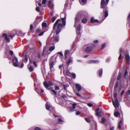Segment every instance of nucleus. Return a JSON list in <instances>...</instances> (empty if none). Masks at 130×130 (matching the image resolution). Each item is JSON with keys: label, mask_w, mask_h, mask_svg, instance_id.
Returning a JSON list of instances; mask_svg holds the SVG:
<instances>
[{"label": "nucleus", "mask_w": 130, "mask_h": 130, "mask_svg": "<svg viewBox=\"0 0 130 130\" xmlns=\"http://www.w3.org/2000/svg\"><path fill=\"white\" fill-rule=\"evenodd\" d=\"M111 60V58L110 57H109L108 58L106 59V62H107L108 63Z\"/></svg>", "instance_id": "44"}, {"label": "nucleus", "mask_w": 130, "mask_h": 130, "mask_svg": "<svg viewBox=\"0 0 130 130\" xmlns=\"http://www.w3.org/2000/svg\"><path fill=\"white\" fill-rule=\"evenodd\" d=\"M128 72L127 70V69H126L125 70V73L124 74V77L125 78L126 77V76L128 74Z\"/></svg>", "instance_id": "39"}, {"label": "nucleus", "mask_w": 130, "mask_h": 130, "mask_svg": "<svg viewBox=\"0 0 130 130\" xmlns=\"http://www.w3.org/2000/svg\"><path fill=\"white\" fill-rule=\"evenodd\" d=\"M55 49V46L54 44H53V46H50L49 48V50L50 52H52Z\"/></svg>", "instance_id": "24"}, {"label": "nucleus", "mask_w": 130, "mask_h": 130, "mask_svg": "<svg viewBox=\"0 0 130 130\" xmlns=\"http://www.w3.org/2000/svg\"><path fill=\"white\" fill-rule=\"evenodd\" d=\"M88 62L90 63H98L99 62L98 60H90L88 61Z\"/></svg>", "instance_id": "20"}, {"label": "nucleus", "mask_w": 130, "mask_h": 130, "mask_svg": "<svg viewBox=\"0 0 130 130\" xmlns=\"http://www.w3.org/2000/svg\"><path fill=\"white\" fill-rule=\"evenodd\" d=\"M46 0H42V3L43 4H45L46 2Z\"/></svg>", "instance_id": "64"}, {"label": "nucleus", "mask_w": 130, "mask_h": 130, "mask_svg": "<svg viewBox=\"0 0 130 130\" xmlns=\"http://www.w3.org/2000/svg\"><path fill=\"white\" fill-rule=\"evenodd\" d=\"M106 17H100V18L102 19V20H99V21L98 20L94 19L93 17H92L90 19V21L92 23H96L100 22L101 23L105 19Z\"/></svg>", "instance_id": "5"}, {"label": "nucleus", "mask_w": 130, "mask_h": 130, "mask_svg": "<svg viewBox=\"0 0 130 130\" xmlns=\"http://www.w3.org/2000/svg\"><path fill=\"white\" fill-rule=\"evenodd\" d=\"M51 93L53 95H56L57 94V93L56 92L53 90H51Z\"/></svg>", "instance_id": "35"}, {"label": "nucleus", "mask_w": 130, "mask_h": 130, "mask_svg": "<svg viewBox=\"0 0 130 130\" xmlns=\"http://www.w3.org/2000/svg\"><path fill=\"white\" fill-rule=\"evenodd\" d=\"M122 74L121 73H119V74L117 78V79L119 80L121 78V77Z\"/></svg>", "instance_id": "42"}, {"label": "nucleus", "mask_w": 130, "mask_h": 130, "mask_svg": "<svg viewBox=\"0 0 130 130\" xmlns=\"http://www.w3.org/2000/svg\"><path fill=\"white\" fill-rule=\"evenodd\" d=\"M69 51L68 50H66L65 52L64 53V57L65 58H66L67 57V55L69 54Z\"/></svg>", "instance_id": "29"}, {"label": "nucleus", "mask_w": 130, "mask_h": 130, "mask_svg": "<svg viewBox=\"0 0 130 130\" xmlns=\"http://www.w3.org/2000/svg\"><path fill=\"white\" fill-rule=\"evenodd\" d=\"M49 86H52L53 85V84L51 82L48 81V82Z\"/></svg>", "instance_id": "52"}, {"label": "nucleus", "mask_w": 130, "mask_h": 130, "mask_svg": "<svg viewBox=\"0 0 130 130\" xmlns=\"http://www.w3.org/2000/svg\"><path fill=\"white\" fill-rule=\"evenodd\" d=\"M117 92L116 91H114L113 96L114 98H115V102L113 99L112 98V101L113 104L116 109L119 108V101L117 98Z\"/></svg>", "instance_id": "3"}, {"label": "nucleus", "mask_w": 130, "mask_h": 130, "mask_svg": "<svg viewBox=\"0 0 130 130\" xmlns=\"http://www.w3.org/2000/svg\"><path fill=\"white\" fill-rule=\"evenodd\" d=\"M55 62L53 60V57L51 58L49 61V65L50 67V69L51 71H52L53 69V66L55 65Z\"/></svg>", "instance_id": "4"}, {"label": "nucleus", "mask_w": 130, "mask_h": 130, "mask_svg": "<svg viewBox=\"0 0 130 130\" xmlns=\"http://www.w3.org/2000/svg\"><path fill=\"white\" fill-rule=\"evenodd\" d=\"M56 17H53L52 18V22H54L56 19Z\"/></svg>", "instance_id": "49"}, {"label": "nucleus", "mask_w": 130, "mask_h": 130, "mask_svg": "<svg viewBox=\"0 0 130 130\" xmlns=\"http://www.w3.org/2000/svg\"><path fill=\"white\" fill-rule=\"evenodd\" d=\"M12 34H9L8 35V36L11 39H12L13 38L14 36Z\"/></svg>", "instance_id": "41"}, {"label": "nucleus", "mask_w": 130, "mask_h": 130, "mask_svg": "<svg viewBox=\"0 0 130 130\" xmlns=\"http://www.w3.org/2000/svg\"><path fill=\"white\" fill-rule=\"evenodd\" d=\"M127 24H128L129 26H130V17H128L127 18Z\"/></svg>", "instance_id": "33"}, {"label": "nucleus", "mask_w": 130, "mask_h": 130, "mask_svg": "<svg viewBox=\"0 0 130 130\" xmlns=\"http://www.w3.org/2000/svg\"><path fill=\"white\" fill-rule=\"evenodd\" d=\"M48 5L50 6H51L52 7H53V3L51 1H48Z\"/></svg>", "instance_id": "32"}, {"label": "nucleus", "mask_w": 130, "mask_h": 130, "mask_svg": "<svg viewBox=\"0 0 130 130\" xmlns=\"http://www.w3.org/2000/svg\"><path fill=\"white\" fill-rule=\"evenodd\" d=\"M125 58L127 61V63L129 64L130 62V57L128 54H125Z\"/></svg>", "instance_id": "11"}, {"label": "nucleus", "mask_w": 130, "mask_h": 130, "mask_svg": "<svg viewBox=\"0 0 130 130\" xmlns=\"http://www.w3.org/2000/svg\"><path fill=\"white\" fill-rule=\"evenodd\" d=\"M28 68H29V71L30 72H32L34 71V68L32 66H30L29 67V66L28 65Z\"/></svg>", "instance_id": "30"}, {"label": "nucleus", "mask_w": 130, "mask_h": 130, "mask_svg": "<svg viewBox=\"0 0 130 130\" xmlns=\"http://www.w3.org/2000/svg\"><path fill=\"white\" fill-rule=\"evenodd\" d=\"M80 15H86L84 14V13L83 12L80 11L78 12L77 14V16Z\"/></svg>", "instance_id": "21"}, {"label": "nucleus", "mask_w": 130, "mask_h": 130, "mask_svg": "<svg viewBox=\"0 0 130 130\" xmlns=\"http://www.w3.org/2000/svg\"><path fill=\"white\" fill-rule=\"evenodd\" d=\"M87 105L90 107H91L93 106L92 104L91 103H88Z\"/></svg>", "instance_id": "57"}, {"label": "nucleus", "mask_w": 130, "mask_h": 130, "mask_svg": "<svg viewBox=\"0 0 130 130\" xmlns=\"http://www.w3.org/2000/svg\"><path fill=\"white\" fill-rule=\"evenodd\" d=\"M118 83L116 82V84L114 88V91L117 92L118 91H120L121 90V88L118 87Z\"/></svg>", "instance_id": "7"}, {"label": "nucleus", "mask_w": 130, "mask_h": 130, "mask_svg": "<svg viewBox=\"0 0 130 130\" xmlns=\"http://www.w3.org/2000/svg\"><path fill=\"white\" fill-rule=\"evenodd\" d=\"M126 103L127 106L128 107H130V102L127 101L126 102Z\"/></svg>", "instance_id": "48"}, {"label": "nucleus", "mask_w": 130, "mask_h": 130, "mask_svg": "<svg viewBox=\"0 0 130 130\" xmlns=\"http://www.w3.org/2000/svg\"><path fill=\"white\" fill-rule=\"evenodd\" d=\"M62 22L63 24L61 23L59 24L57 26V29L56 31V34H58L61 31V29L63 26H64L66 24V17L61 18Z\"/></svg>", "instance_id": "2"}, {"label": "nucleus", "mask_w": 130, "mask_h": 130, "mask_svg": "<svg viewBox=\"0 0 130 130\" xmlns=\"http://www.w3.org/2000/svg\"><path fill=\"white\" fill-rule=\"evenodd\" d=\"M33 28V25L32 24H31L30 25V30H32Z\"/></svg>", "instance_id": "62"}, {"label": "nucleus", "mask_w": 130, "mask_h": 130, "mask_svg": "<svg viewBox=\"0 0 130 130\" xmlns=\"http://www.w3.org/2000/svg\"><path fill=\"white\" fill-rule=\"evenodd\" d=\"M2 36L8 43L10 42V40L8 37L7 35V34L5 33L3 34Z\"/></svg>", "instance_id": "8"}, {"label": "nucleus", "mask_w": 130, "mask_h": 130, "mask_svg": "<svg viewBox=\"0 0 130 130\" xmlns=\"http://www.w3.org/2000/svg\"><path fill=\"white\" fill-rule=\"evenodd\" d=\"M120 115V113L117 111L116 112L114 113V116L116 117H118Z\"/></svg>", "instance_id": "34"}, {"label": "nucleus", "mask_w": 130, "mask_h": 130, "mask_svg": "<svg viewBox=\"0 0 130 130\" xmlns=\"http://www.w3.org/2000/svg\"><path fill=\"white\" fill-rule=\"evenodd\" d=\"M25 35V34L24 33H22V32H20V34L19 36L22 37H23Z\"/></svg>", "instance_id": "47"}, {"label": "nucleus", "mask_w": 130, "mask_h": 130, "mask_svg": "<svg viewBox=\"0 0 130 130\" xmlns=\"http://www.w3.org/2000/svg\"><path fill=\"white\" fill-rule=\"evenodd\" d=\"M57 54H59L60 55V56H63V54L61 52H58L57 53Z\"/></svg>", "instance_id": "59"}, {"label": "nucleus", "mask_w": 130, "mask_h": 130, "mask_svg": "<svg viewBox=\"0 0 130 130\" xmlns=\"http://www.w3.org/2000/svg\"><path fill=\"white\" fill-rule=\"evenodd\" d=\"M43 85L47 89H48V88L49 86L48 83H47L46 82H44L43 83Z\"/></svg>", "instance_id": "23"}, {"label": "nucleus", "mask_w": 130, "mask_h": 130, "mask_svg": "<svg viewBox=\"0 0 130 130\" xmlns=\"http://www.w3.org/2000/svg\"><path fill=\"white\" fill-rule=\"evenodd\" d=\"M76 103H74L72 104V107L73 109L72 108H70V109L69 110V111L70 112H71L73 111L74 110V109L76 108Z\"/></svg>", "instance_id": "16"}, {"label": "nucleus", "mask_w": 130, "mask_h": 130, "mask_svg": "<svg viewBox=\"0 0 130 130\" xmlns=\"http://www.w3.org/2000/svg\"><path fill=\"white\" fill-rule=\"evenodd\" d=\"M102 73V70L101 69L99 72V75L100 77H101Z\"/></svg>", "instance_id": "43"}, {"label": "nucleus", "mask_w": 130, "mask_h": 130, "mask_svg": "<svg viewBox=\"0 0 130 130\" xmlns=\"http://www.w3.org/2000/svg\"><path fill=\"white\" fill-rule=\"evenodd\" d=\"M105 45H106L104 43V44H103L102 45L101 48V49L102 50L103 48H104V47H105Z\"/></svg>", "instance_id": "50"}, {"label": "nucleus", "mask_w": 130, "mask_h": 130, "mask_svg": "<svg viewBox=\"0 0 130 130\" xmlns=\"http://www.w3.org/2000/svg\"><path fill=\"white\" fill-rule=\"evenodd\" d=\"M79 1L81 4L83 5L86 2L87 0H79Z\"/></svg>", "instance_id": "28"}, {"label": "nucleus", "mask_w": 130, "mask_h": 130, "mask_svg": "<svg viewBox=\"0 0 130 130\" xmlns=\"http://www.w3.org/2000/svg\"><path fill=\"white\" fill-rule=\"evenodd\" d=\"M72 59L73 57H70L68 60L67 61L66 63L68 66L69 65L70 63H73V60Z\"/></svg>", "instance_id": "17"}, {"label": "nucleus", "mask_w": 130, "mask_h": 130, "mask_svg": "<svg viewBox=\"0 0 130 130\" xmlns=\"http://www.w3.org/2000/svg\"><path fill=\"white\" fill-rule=\"evenodd\" d=\"M76 88L78 91H79L81 90L82 87L81 86L78 84H76L75 85Z\"/></svg>", "instance_id": "14"}, {"label": "nucleus", "mask_w": 130, "mask_h": 130, "mask_svg": "<svg viewBox=\"0 0 130 130\" xmlns=\"http://www.w3.org/2000/svg\"><path fill=\"white\" fill-rule=\"evenodd\" d=\"M64 122V121L61 118H59L58 119V123H59L62 124Z\"/></svg>", "instance_id": "37"}, {"label": "nucleus", "mask_w": 130, "mask_h": 130, "mask_svg": "<svg viewBox=\"0 0 130 130\" xmlns=\"http://www.w3.org/2000/svg\"><path fill=\"white\" fill-rule=\"evenodd\" d=\"M92 48H93L92 46H88L86 48L85 50V51L87 53H89L91 51Z\"/></svg>", "instance_id": "10"}, {"label": "nucleus", "mask_w": 130, "mask_h": 130, "mask_svg": "<svg viewBox=\"0 0 130 130\" xmlns=\"http://www.w3.org/2000/svg\"><path fill=\"white\" fill-rule=\"evenodd\" d=\"M60 19H58L56 21L55 23L54 24L53 27V30H55V29L56 27V26L58 24V22L60 21Z\"/></svg>", "instance_id": "19"}, {"label": "nucleus", "mask_w": 130, "mask_h": 130, "mask_svg": "<svg viewBox=\"0 0 130 130\" xmlns=\"http://www.w3.org/2000/svg\"><path fill=\"white\" fill-rule=\"evenodd\" d=\"M105 16H107L108 15V13L107 11H105L104 12Z\"/></svg>", "instance_id": "53"}, {"label": "nucleus", "mask_w": 130, "mask_h": 130, "mask_svg": "<svg viewBox=\"0 0 130 130\" xmlns=\"http://www.w3.org/2000/svg\"><path fill=\"white\" fill-rule=\"evenodd\" d=\"M82 21L83 23L85 24L87 22V19L86 18H84L82 19Z\"/></svg>", "instance_id": "27"}, {"label": "nucleus", "mask_w": 130, "mask_h": 130, "mask_svg": "<svg viewBox=\"0 0 130 130\" xmlns=\"http://www.w3.org/2000/svg\"><path fill=\"white\" fill-rule=\"evenodd\" d=\"M47 24L45 22H43L42 24V26L43 29H45L47 27Z\"/></svg>", "instance_id": "22"}, {"label": "nucleus", "mask_w": 130, "mask_h": 130, "mask_svg": "<svg viewBox=\"0 0 130 130\" xmlns=\"http://www.w3.org/2000/svg\"><path fill=\"white\" fill-rule=\"evenodd\" d=\"M37 56L38 58H41V54L40 53H38Z\"/></svg>", "instance_id": "60"}, {"label": "nucleus", "mask_w": 130, "mask_h": 130, "mask_svg": "<svg viewBox=\"0 0 130 130\" xmlns=\"http://www.w3.org/2000/svg\"><path fill=\"white\" fill-rule=\"evenodd\" d=\"M123 116H122V118H121V120H120V122L118 124V128L120 129H121V125L123 123Z\"/></svg>", "instance_id": "15"}, {"label": "nucleus", "mask_w": 130, "mask_h": 130, "mask_svg": "<svg viewBox=\"0 0 130 130\" xmlns=\"http://www.w3.org/2000/svg\"><path fill=\"white\" fill-rule=\"evenodd\" d=\"M63 86L64 89L65 90H66L67 89V87H68L69 85H67L66 86L64 85H63Z\"/></svg>", "instance_id": "54"}, {"label": "nucleus", "mask_w": 130, "mask_h": 130, "mask_svg": "<svg viewBox=\"0 0 130 130\" xmlns=\"http://www.w3.org/2000/svg\"><path fill=\"white\" fill-rule=\"evenodd\" d=\"M46 47H44V48H43V53H42V55L43 56H44V52L45 49H46Z\"/></svg>", "instance_id": "56"}, {"label": "nucleus", "mask_w": 130, "mask_h": 130, "mask_svg": "<svg viewBox=\"0 0 130 130\" xmlns=\"http://www.w3.org/2000/svg\"><path fill=\"white\" fill-rule=\"evenodd\" d=\"M71 76L73 78H75L76 77V75L75 74L72 73L71 74Z\"/></svg>", "instance_id": "46"}, {"label": "nucleus", "mask_w": 130, "mask_h": 130, "mask_svg": "<svg viewBox=\"0 0 130 130\" xmlns=\"http://www.w3.org/2000/svg\"><path fill=\"white\" fill-rule=\"evenodd\" d=\"M41 31L40 29L39 28H38L36 31V33L37 34H38L39 32Z\"/></svg>", "instance_id": "51"}, {"label": "nucleus", "mask_w": 130, "mask_h": 130, "mask_svg": "<svg viewBox=\"0 0 130 130\" xmlns=\"http://www.w3.org/2000/svg\"><path fill=\"white\" fill-rule=\"evenodd\" d=\"M80 114V112L79 111H77L76 112V115H78Z\"/></svg>", "instance_id": "61"}, {"label": "nucleus", "mask_w": 130, "mask_h": 130, "mask_svg": "<svg viewBox=\"0 0 130 130\" xmlns=\"http://www.w3.org/2000/svg\"><path fill=\"white\" fill-rule=\"evenodd\" d=\"M66 15H67L65 11H63L60 14V16H66Z\"/></svg>", "instance_id": "36"}, {"label": "nucleus", "mask_w": 130, "mask_h": 130, "mask_svg": "<svg viewBox=\"0 0 130 130\" xmlns=\"http://www.w3.org/2000/svg\"><path fill=\"white\" fill-rule=\"evenodd\" d=\"M106 121V119L104 118H101V122L103 123H104Z\"/></svg>", "instance_id": "38"}, {"label": "nucleus", "mask_w": 130, "mask_h": 130, "mask_svg": "<svg viewBox=\"0 0 130 130\" xmlns=\"http://www.w3.org/2000/svg\"><path fill=\"white\" fill-rule=\"evenodd\" d=\"M44 32H45V31H43L41 32L40 33L39 35V36H42V35H43V34L44 33Z\"/></svg>", "instance_id": "55"}, {"label": "nucleus", "mask_w": 130, "mask_h": 130, "mask_svg": "<svg viewBox=\"0 0 130 130\" xmlns=\"http://www.w3.org/2000/svg\"><path fill=\"white\" fill-rule=\"evenodd\" d=\"M107 4L105 3L104 0H101V8H103L105 7L107 5Z\"/></svg>", "instance_id": "12"}, {"label": "nucleus", "mask_w": 130, "mask_h": 130, "mask_svg": "<svg viewBox=\"0 0 130 130\" xmlns=\"http://www.w3.org/2000/svg\"><path fill=\"white\" fill-rule=\"evenodd\" d=\"M95 114L97 116H100L101 114L102 113V112L101 110H99V109L97 108L95 111Z\"/></svg>", "instance_id": "13"}, {"label": "nucleus", "mask_w": 130, "mask_h": 130, "mask_svg": "<svg viewBox=\"0 0 130 130\" xmlns=\"http://www.w3.org/2000/svg\"><path fill=\"white\" fill-rule=\"evenodd\" d=\"M42 19V17H37L36 18L35 21L37 23H38Z\"/></svg>", "instance_id": "18"}, {"label": "nucleus", "mask_w": 130, "mask_h": 130, "mask_svg": "<svg viewBox=\"0 0 130 130\" xmlns=\"http://www.w3.org/2000/svg\"><path fill=\"white\" fill-rule=\"evenodd\" d=\"M122 50L121 48L120 50L119 53H120V56L119 57L118 59L119 60H120L121 59L122 57V55L121 53L122 52Z\"/></svg>", "instance_id": "31"}, {"label": "nucleus", "mask_w": 130, "mask_h": 130, "mask_svg": "<svg viewBox=\"0 0 130 130\" xmlns=\"http://www.w3.org/2000/svg\"><path fill=\"white\" fill-rule=\"evenodd\" d=\"M12 61L13 62V66L15 67H17L18 62L17 58L15 56H14V58L12 59Z\"/></svg>", "instance_id": "6"}, {"label": "nucleus", "mask_w": 130, "mask_h": 130, "mask_svg": "<svg viewBox=\"0 0 130 130\" xmlns=\"http://www.w3.org/2000/svg\"><path fill=\"white\" fill-rule=\"evenodd\" d=\"M59 89V87L58 86H56L55 87V90H58Z\"/></svg>", "instance_id": "58"}, {"label": "nucleus", "mask_w": 130, "mask_h": 130, "mask_svg": "<svg viewBox=\"0 0 130 130\" xmlns=\"http://www.w3.org/2000/svg\"><path fill=\"white\" fill-rule=\"evenodd\" d=\"M10 34L13 35L15 36L16 34V31L15 30H13L11 32Z\"/></svg>", "instance_id": "40"}, {"label": "nucleus", "mask_w": 130, "mask_h": 130, "mask_svg": "<svg viewBox=\"0 0 130 130\" xmlns=\"http://www.w3.org/2000/svg\"><path fill=\"white\" fill-rule=\"evenodd\" d=\"M36 11L38 12L40 11V9L38 7H37L36 8Z\"/></svg>", "instance_id": "63"}, {"label": "nucleus", "mask_w": 130, "mask_h": 130, "mask_svg": "<svg viewBox=\"0 0 130 130\" xmlns=\"http://www.w3.org/2000/svg\"><path fill=\"white\" fill-rule=\"evenodd\" d=\"M75 24L74 26L76 27V31L77 34V36L76 38L77 39H79L81 36V34L79 31L81 30V25L79 24L78 25V23L79 22L80 20V19L79 17H75Z\"/></svg>", "instance_id": "1"}, {"label": "nucleus", "mask_w": 130, "mask_h": 130, "mask_svg": "<svg viewBox=\"0 0 130 130\" xmlns=\"http://www.w3.org/2000/svg\"><path fill=\"white\" fill-rule=\"evenodd\" d=\"M23 60L25 63H26L28 61V59L27 58L26 55L25 54L24 55V57L23 59Z\"/></svg>", "instance_id": "26"}, {"label": "nucleus", "mask_w": 130, "mask_h": 130, "mask_svg": "<svg viewBox=\"0 0 130 130\" xmlns=\"http://www.w3.org/2000/svg\"><path fill=\"white\" fill-rule=\"evenodd\" d=\"M85 120L87 122L89 123L90 122V120L89 118H85Z\"/></svg>", "instance_id": "45"}, {"label": "nucleus", "mask_w": 130, "mask_h": 130, "mask_svg": "<svg viewBox=\"0 0 130 130\" xmlns=\"http://www.w3.org/2000/svg\"><path fill=\"white\" fill-rule=\"evenodd\" d=\"M46 109L47 110H49L50 107V105L49 104L48 102H47L45 105Z\"/></svg>", "instance_id": "25"}, {"label": "nucleus", "mask_w": 130, "mask_h": 130, "mask_svg": "<svg viewBox=\"0 0 130 130\" xmlns=\"http://www.w3.org/2000/svg\"><path fill=\"white\" fill-rule=\"evenodd\" d=\"M53 42H56L59 41V35L58 34H57L56 35L53 37Z\"/></svg>", "instance_id": "9"}]
</instances>
